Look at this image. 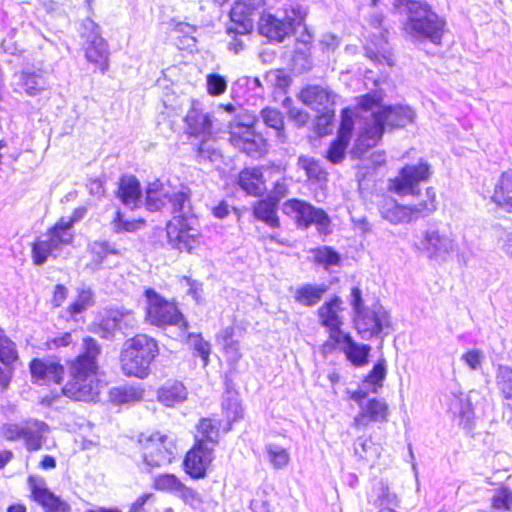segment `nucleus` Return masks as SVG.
I'll return each instance as SVG.
<instances>
[{"label":"nucleus","instance_id":"1","mask_svg":"<svg viewBox=\"0 0 512 512\" xmlns=\"http://www.w3.org/2000/svg\"><path fill=\"white\" fill-rule=\"evenodd\" d=\"M382 99V94L377 91L359 98V107L366 115L362 116L363 126L359 130L352 150L355 156H361L369 148L375 146L381 139L385 126L402 128L415 120L416 113L410 106H381Z\"/></svg>","mask_w":512,"mask_h":512},{"label":"nucleus","instance_id":"2","mask_svg":"<svg viewBox=\"0 0 512 512\" xmlns=\"http://www.w3.org/2000/svg\"><path fill=\"white\" fill-rule=\"evenodd\" d=\"M84 351L69 365V381L62 388L63 394L76 401H95L100 393L97 358L101 349L91 337L84 339Z\"/></svg>","mask_w":512,"mask_h":512},{"label":"nucleus","instance_id":"3","mask_svg":"<svg viewBox=\"0 0 512 512\" xmlns=\"http://www.w3.org/2000/svg\"><path fill=\"white\" fill-rule=\"evenodd\" d=\"M158 353L157 342L145 334H138L126 340L120 359L124 374L141 379L147 377L150 365Z\"/></svg>","mask_w":512,"mask_h":512},{"label":"nucleus","instance_id":"4","mask_svg":"<svg viewBox=\"0 0 512 512\" xmlns=\"http://www.w3.org/2000/svg\"><path fill=\"white\" fill-rule=\"evenodd\" d=\"M444 21L434 13L427 4L409 0L408 19L405 31L417 39H429L439 43L443 34Z\"/></svg>","mask_w":512,"mask_h":512},{"label":"nucleus","instance_id":"5","mask_svg":"<svg viewBox=\"0 0 512 512\" xmlns=\"http://www.w3.org/2000/svg\"><path fill=\"white\" fill-rule=\"evenodd\" d=\"M74 239V231L59 220L32 245V260L36 265L44 264L49 257L56 258L64 247Z\"/></svg>","mask_w":512,"mask_h":512},{"label":"nucleus","instance_id":"6","mask_svg":"<svg viewBox=\"0 0 512 512\" xmlns=\"http://www.w3.org/2000/svg\"><path fill=\"white\" fill-rule=\"evenodd\" d=\"M138 444L144 463L151 468L170 464L174 458L175 442L161 432L141 433Z\"/></svg>","mask_w":512,"mask_h":512},{"label":"nucleus","instance_id":"7","mask_svg":"<svg viewBox=\"0 0 512 512\" xmlns=\"http://www.w3.org/2000/svg\"><path fill=\"white\" fill-rule=\"evenodd\" d=\"M305 17L306 11L300 6L285 9L281 17L265 13L259 19L258 30L269 40L281 42L293 31L295 25L302 23Z\"/></svg>","mask_w":512,"mask_h":512},{"label":"nucleus","instance_id":"8","mask_svg":"<svg viewBox=\"0 0 512 512\" xmlns=\"http://www.w3.org/2000/svg\"><path fill=\"white\" fill-rule=\"evenodd\" d=\"M145 296L147 300L146 320L150 324L155 326L177 325L183 329L187 328L186 321L173 303L165 300L153 289H147Z\"/></svg>","mask_w":512,"mask_h":512},{"label":"nucleus","instance_id":"9","mask_svg":"<svg viewBox=\"0 0 512 512\" xmlns=\"http://www.w3.org/2000/svg\"><path fill=\"white\" fill-rule=\"evenodd\" d=\"M82 38L85 39L84 51L86 59L96 64L104 73L108 70L109 51L106 41L101 37L99 26L91 19L82 24Z\"/></svg>","mask_w":512,"mask_h":512},{"label":"nucleus","instance_id":"10","mask_svg":"<svg viewBox=\"0 0 512 512\" xmlns=\"http://www.w3.org/2000/svg\"><path fill=\"white\" fill-rule=\"evenodd\" d=\"M283 212L295 219L299 226L307 228L314 224L321 233L328 232L330 225L328 215L324 210L315 208L305 201L289 199L283 204Z\"/></svg>","mask_w":512,"mask_h":512},{"label":"nucleus","instance_id":"11","mask_svg":"<svg viewBox=\"0 0 512 512\" xmlns=\"http://www.w3.org/2000/svg\"><path fill=\"white\" fill-rule=\"evenodd\" d=\"M354 325L359 335L368 340L382 333L388 334L390 315L381 305H373L354 316Z\"/></svg>","mask_w":512,"mask_h":512},{"label":"nucleus","instance_id":"12","mask_svg":"<svg viewBox=\"0 0 512 512\" xmlns=\"http://www.w3.org/2000/svg\"><path fill=\"white\" fill-rule=\"evenodd\" d=\"M422 251L428 258L446 261L457 249L452 233L441 231L437 227H429L420 241Z\"/></svg>","mask_w":512,"mask_h":512},{"label":"nucleus","instance_id":"13","mask_svg":"<svg viewBox=\"0 0 512 512\" xmlns=\"http://www.w3.org/2000/svg\"><path fill=\"white\" fill-rule=\"evenodd\" d=\"M195 219H172L167 225L169 243L180 251L192 252L201 243V234L194 227Z\"/></svg>","mask_w":512,"mask_h":512},{"label":"nucleus","instance_id":"14","mask_svg":"<svg viewBox=\"0 0 512 512\" xmlns=\"http://www.w3.org/2000/svg\"><path fill=\"white\" fill-rule=\"evenodd\" d=\"M229 140L235 148L255 158L263 156L267 151L266 140L247 124H231Z\"/></svg>","mask_w":512,"mask_h":512},{"label":"nucleus","instance_id":"15","mask_svg":"<svg viewBox=\"0 0 512 512\" xmlns=\"http://www.w3.org/2000/svg\"><path fill=\"white\" fill-rule=\"evenodd\" d=\"M27 482L32 499L40 504L45 512H69V505L48 489L43 477L31 475Z\"/></svg>","mask_w":512,"mask_h":512},{"label":"nucleus","instance_id":"16","mask_svg":"<svg viewBox=\"0 0 512 512\" xmlns=\"http://www.w3.org/2000/svg\"><path fill=\"white\" fill-rule=\"evenodd\" d=\"M429 175L430 167L427 163L419 162L416 165H407L393 180L392 188L401 195L415 194L418 183L427 180Z\"/></svg>","mask_w":512,"mask_h":512},{"label":"nucleus","instance_id":"17","mask_svg":"<svg viewBox=\"0 0 512 512\" xmlns=\"http://www.w3.org/2000/svg\"><path fill=\"white\" fill-rule=\"evenodd\" d=\"M212 460L213 447L209 446L207 442L199 440L186 454L185 471L192 478H203Z\"/></svg>","mask_w":512,"mask_h":512},{"label":"nucleus","instance_id":"18","mask_svg":"<svg viewBox=\"0 0 512 512\" xmlns=\"http://www.w3.org/2000/svg\"><path fill=\"white\" fill-rule=\"evenodd\" d=\"M342 310V300L338 296L324 303L318 309L321 324L329 330L330 338L336 343H340L341 337L345 335L341 330L343 321L340 313Z\"/></svg>","mask_w":512,"mask_h":512},{"label":"nucleus","instance_id":"19","mask_svg":"<svg viewBox=\"0 0 512 512\" xmlns=\"http://www.w3.org/2000/svg\"><path fill=\"white\" fill-rule=\"evenodd\" d=\"M138 321L135 314L127 309H110L106 311L101 320L100 328L103 330V337H107L115 330L127 331L137 327Z\"/></svg>","mask_w":512,"mask_h":512},{"label":"nucleus","instance_id":"20","mask_svg":"<svg viewBox=\"0 0 512 512\" xmlns=\"http://www.w3.org/2000/svg\"><path fill=\"white\" fill-rule=\"evenodd\" d=\"M389 416V406L383 399L373 398L360 404V412L353 419L356 428L366 427L371 422H386Z\"/></svg>","mask_w":512,"mask_h":512},{"label":"nucleus","instance_id":"21","mask_svg":"<svg viewBox=\"0 0 512 512\" xmlns=\"http://www.w3.org/2000/svg\"><path fill=\"white\" fill-rule=\"evenodd\" d=\"M30 372L34 382L47 384L60 383L63 379V366L51 359H33L30 363Z\"/></svg>","mask_w":512,"mask_h":512},{"label":"nucleus","instance_id":"22","mask_svg":"<svg viewBox=\"0 0 512 512\" xmlns=\"http://www.w3.org/2000/svg\"><path fill=\"white\" fill-rule=\"evenodd\" d=\"M352 128V117L348 114V110H345L342 115L338 136L336 140L331 143L327 152V158L331 162L339 163L344 159L345 151L350 141Z\"/></svg>","mask_w":512,"mask_h":512},{"label":"nucleus","instance_id":"23","mask_svg":"<svg viewBox=\"0 0 512 512\" xmlns=\"http://www.w3.org/2000/svg\"><path fill=\"white\" fill-rule=\"evenodd\" d=\"M299 99L312 109L323 112L322 118L328 119L329 107L333 104L331 93L321 86H308L299 94Z\"/></svg>","mask_w":512,"mask_h":512},{"label":"nucleus","instance_id":"24","mask_svg":"<svg viewBox=\"0 0 512 512\" xmlns=\"http://www.w3.org/2000/svg\"><path fill=\"white\" fill-rule=\"evenodd\" d=\"M448 410L459 418V424L470 429L474 419V410L471 400L462 391L452 392L447 402Z\"/></svg>","mask_w":512,"mask_h":512},{"label":"nucleus","instance_id":"25","mask_svg":"<svg viewBox=\"0 0 512 512\" xmlns=\"http://www.w3.org/2000/svg\"><path fill=\"white\" fill-rule=\"evenodd\" d=\"M49 426L38 419H28L23 422V440L28 451H38L46 442Z\"/></svg>","mask_w":512,"mask_h":512},{"label":"nucleus","instance_id":"26","mask_svg":"<svg viewBox=\"0 0 512 512\" xmlns=\"http://www.w3.org/2000/svg\"><path fill=\"white\" fill-rule=\"evenodd\" d=\"M381 216L391 224L415 221L410 205H401L392 198L384 199L379 208Z\"/></svg>","mask_w":512,"mask_h":512},{"label":"nucleus","instance_id":"27","mask_svg":"<svg viewBox=\"0 0 512 512\" xmlns=\"http://www.w3.org/2000/svg\"><path fill=\"white\" fill-rule=\"evenodd\" d=\"M154 486L157 490L177 493L185 502L192 505L200 502L199 499H190L194 498L195 492L183 485L173 474H163L158 476L154 481Z\"/></svg>","mask_w":512,"mask_h":512},{"label":"nucleus","instance_id":"28","mask_svg":"<svg viewBox=\"0 0 512 512\" xmlns=\"http://www.w3.org/2000/svg\"><path fill=\"white\" fill-rule=\"evenodd\" d=\"M252 13L253 10L250 9L249 5L245 0L236 1L230 11V18L232 22H234L237 25V27H229L227 29L228 33H236L241 36L249 33L253 27L252 21L250 19V15Z\"/></svg>","mask_w":512,"mask_h":512},{"label":"nucleus","instance_id":"29","mask_svg":"<svg viewBox=\"0 0 512 512\" xmlns=\"http://www.w3.org/2000/svg\"><path fill=\"white\" fill-rule=\"evenodd\" d=\"M185 123L188 131L194 136H207L211 134L212 119L208 113H204L194 104L187 112Z\"/></svg>","mask_w":512,"mask_h":512},{"label":"nucleus","instance_id":"30","mask_svg":"<svg viewBox=\"0 0 512 512\" xmlns=\"http://www.w3.org/2000/svg\"><path fill=\"white\" fill-rule=\"evenodd\" d=\"M171 195L172 187L169 184L155 180L149 183L146 188V206L151 211L160 210L168 204Z\"/></svg>","mask_w":512,"mask_h":512},{"label":"nucleus","instance_id":"31","mask_svg":"<svg viewBox=\"0 0 512 512\" xmlns=\"http://www.w3.org/2000/svg\"><path fill=\"white\" fill-rule=\"evenodd\" d=\"M238 184L247 193L253 196L262 195L265 190V181L260 168H245L239 173Z\"/></svg>","mask_w":512,"mask_h":512},{"label":"nucleus","instance_id":"32","mask_svg":"<svg viewBox=\"0 0 512 512\" xmlns=\"http://www.w3.org/2000/svg\"><path fill=\"white\" fill-rule=\"evenodd\" d=\"M117 195L125 206L131 209L137 208L141 202L139 181L134 176H123L119 182Z\"/></svg>","mask_w":512,"mask_h":512},{"label":"nucleus","instance_id":"33","mask_svg":"<svg viewBox=\"0 0 512 512\" xmlns=\"http://www.w3.org/2000/svg\"><path fill=\"white\" fill-rule=\"evenodd\" d=\"M190 189L182 187L179 190L172 188L171 198L168 199V203L172 206L173 219H191L192 216L191 202H190Z\"/></svg>","mask_w":512,"mask_h":512},{"label":"nucleus","instance_id":"34","mask_svg":"<svg viewBox=\"0 0 512 512\" xmlns=\"http://www.w3.org/2000/svg\"><path fill=\"white\" fill-rule=\"evenodd\" d=\"M492 201L508 212H512V172L507 171L501 175L494 193Z\"/></svg>","mask_w":512,"mask_h":512},{"label":"nucleus","instance_id":"35","mask_svg":"<svg viewBox=\"0 0 512 512\" xmlns=\"http://www.w3.org/2000/svg\"><path fill=\"white\" fill-rule=\"evenodd\" d=\"M343 351L347 357L355 366H362L367 363V357L371 350V347L366 344L356 343L349 334H345L341 337Z\"/></svg>","mask_w":512,"mask_h":512},{"label":"nucleus","instance_id":"36","mask_svg":"<svg viewBox=\"0 0 512 512\" xmlns=\"http://www.w3.org/2000/svg\"><path fill=\"white\" fill-rule=\"evenodd\" d=\"M187 389L181 382H172L164 385L158 390L159 402L167 407H173L187 399Z\"/></svg>","mask_w":512,"mask_h":512},{"label":"nucleus","instance_id":"37","mask_svg":"<svg viewBox=\"0 0 512 512\" xmlns=\"http://www.w3.org/2000/svg\"><path fill=\"white\" fill-rule=\"evenodd\" d=\"M18 85L29 95L35 96L46 88L47 82L42 71H22L17 75Z\"/></svg>","mask_w":512,"mask_h":512},{"label":"nucleus","instance_id":"38","mask_svg":"<svg viewBox=\"0 0 512 512\" xmlns=\"http://www.w3.org/2000/svg\"><path fill=\"white\" fill-rule=\"evenodd\" d=\"M327 289L328 286L325 284H305L296 288L294 299L301 305L314 306L322 299Z\"/></svg>","mask_w":512,"mask_h":512},{"label":"nucleus","instance_id":"39","mask_svg":"<svg viewBox=\"0 0 512 512\" xmlns=\"http://www.w3.org/2000/svg\"><path fill=\"white\" fill-rule=\"evenodd\" d=\"M370 502L378 509L382 507H398V496L391 491L388 483L379 481L373 488Z\"/></svg>","mask_w":512,"mask_h":512},{"label":"nucleus","instance_id":"40","mask_svg":"<svg viewBox=\"0 0 512 512\" xmlns=\"http://www.w3.org/2000/svg\"><path fill=\"white\" fill-rule=\"evenodd\" d=\"M366 55L372 61L393 65L390 49L387 40L381 35L376 40H371L365 47Z\"/></svg>","mask_w":512,"mask_h":512},{"label":"nucleus","instance_id":"41","mask_svg":"<svg viewBox=\"0 0 512 512\" xmlns=\"http://www.w3.org/2000/svg\"><path fill=\"white\" fill-rule=\"evenodd\" d=\"M277 203L271 199L260 200L254 206V215L257 219L265 222L270 227H278L280 225L277 216Z\"/></svg>","mask_w":512,"mask_h":512},{"label":"nucleus","instance_id":"42","mask_svg":"<svg viewBox=\"0 0 512 512\" xmlns=\"http://www.w3.org/2000/svg\"><path fill=\"white\" fill-rule=\"evenodd\" d=\"M495 381L503 397L511 401L507 406L512 413V367L503 364L498 365Z\"/></svg>","mask_w":512,"mask_h":512},{"label":"nucleus","instance_id":"43","mask_svg":"<svg viewBox=\"0 0 512 512\" xmlns=\"http://www.w3.org/2000/svg\"><path fill=\"white\" fill-rule=\"evenodd\" d=\"M414 219L427 217L434 213L437 209L436 192L433 187H428L425 191L424 198L414 205H410Z\"/></svg>","mask_w":512,"mask_h":512},{"label":"nucleus","instance_id":"44","mask_svg":"<svg viewBox=\"0 0 512 512\" xmlns=\"http://www.w3.org/2000/svg\"><path fill=\"white\" fill-rule=\"evenodd\" d=\"M263 123L276 131V136L285 141L284 118L282 113L274 108L266 107L260 113Z\"/></svg>","mask_w":512,"mask_h":512},{"label":"nucleus","instance_id":"45","mask_svg":"<svg viewBox=\"0 0 512 512\" xmlns=\"http://www.w3.org/2000/svg\"><path fill=\"white\" fill-rule=\"evenodd\" d=\"M354 452L360 459L374 461L380 455V448L371 438L359 437L354 443Z\"/></svg>","mask_w":512,"mask_h":512},{"label":"nucleus","instance_id":"46","mask_svg":"<svg viewBox=\"0 0 512 512\" xmlns=\"http://www.w3.org/2000/svg\"><path fill=\"white\" fill-rule=\"evenodd\" d=\"M491 509L496 511H512V489L506 485H501L494 490L491 497Z\"/></svg>","mask_w":512,"mask_h":512},{"label":"nucleus","instance_id":"47","mask_svg":"<svg viewBox=\"0 0 512 512\" xmlns=\"http://www.w3.org/2000/svg\"><path fill=\"white\" fill-rule=\"evenodd\" d=\"M110 396L116 404H129L142 400L143 391L135 387H119L112 389Z\"/></svg>","mask_w":512,"mask_h":512},{"label":"nucleus","instance_id":"48","mask_svg":"<svg viewBox=\"0 0 512 512\" xmlns=\"http://www.w3.org/2000/svg\"><path fill=\"white\" fill-rule=\"evenodd\" d=\"M267 458L270 464L275 469H282L286 467L290 461L289 452L277 444H267L265 447Z\"/></svg>","mask_w":512,"mask_h":512},{"label":"nucleus","instance_id":"49","mask_svg":"<svg viewBox=\"0 0 512 512\" xmlns=\"http://www.w3.org/2000/svg\"><path fill=\"white\" fill-rule=\"evenodd\" d=\"M220 423L211 418H203L197 425V431L207 444L215 445L218 441Z\"/></svg>","mask_w":512,"mask_h":512},{"label":"nucleus","instance_id":"50","mask_svg":"<svg viewBox=\"0 0 512 512\" xmlns=\"http://www.w3.org/2000/svg\"><path fill=\"white\" fill-rule=\"evenodd\" d=\"M387 369L385 360H379L369 372V374L365 377L363 381V386H371L372 392H377L379 388L383 386V381L386 377Z\"/></svg>","mask_w":512,"mask_h":512},{"label":"nucleus","instance_id":"51","mask_svg":"<svg viewBox=\"0 0 512 512\" xmlns=\"http://www.w3.org/2000/svg\"><path fill=\"white\" fill-rule=\"evenodd\" d=\"M187 343L194 350L195 354L202 358L203 366H207L211 353L209 342L205 341L200 334L190 333L187 338Z\"/></svg>","mask_w":512,"mask_h":512},{"label":"nucleus","instance_id":"52","mask_svg":"<svg viewBox=\"0 0 512 512\" xmlns=\"http://www.w3.org/2000/svg\"><path fill=\"white\" fill-rule=\"evenodd\" d=\"M18 359L15 343L4 332H0V361L9 366Z\"/></svg>","mask_w":512,"mask_h":512},{"label":"nucleus","instance_id":"53","mask_svg":"<svg viewBox=\"0 0 512 512\" xmlns=\"http://www.w3.org/2000/svg\"><path fill=\"white\" fill-rule=\"evenodd\" d=\"M143 223L144 221L142 219L131 221L124 219V216L120 211L115 213V217L111 222L113 231L116 233L134 232L138 230Z\"/></svg>","mask_w":512,"mask_h":512},{"label":"nucleus","instance_id":"54","mask_svg":"<svg viewBox=\"0 0 512 512\" xmlns=\"http://www.w3.org/2000/svg\"><path fill=\"white\" fill-rule=\"evenodd\" d=\"M298 165L303 169L308 178L321 179L324 177V171L320 164L313 158L307 156H300L298 158Z\"/></svg>","mask_w":512,"mask_h":512},{"label":"nucleus","instance_id":"55","mask_svg":"<svg viewBox=\"0 0 512 512\" xmlns=\"http://www.w3.org/2000/svg\"><path fill=\"white\" fill-rule=\"evenodd\" d=\"M89 248L94 259L98 263H101L109 254L119 253L115 246L107 241H95L89 246Z\"/></svg>","mask_w":512,"mask_h":512},{"label":"nucleus","instance_id":"56","mask_svg":"<svg viewBox=\"0 0 512 512\" xmlns=\"http://www.w3.org/2000/svg\"><path fill=\"white\" fill-rule=\"evenodd\" d=\"M222 406L229 422L237 421L243 417V408L237 397L225 399Z\"/></svg>","mask_w":512,"mask_h":512},{"label":"nucleus","instance_id":"57","mask_svg":"<svg viewBox=\"0 0 512 512\" xmlns=\"http://www.w3.org/2000/svg\"><path fill=\"white\" fill-rule=\"evenodd\" d=\"M207 92L210 95H222L227 88V80L218 74H209L206 79Z\"/></svg>","mask_w":512,"mask_h":512},{"label":"nucleus","instance_id":"58","mask_svg":"<svg viewBox=\"0 0 512 512\" xmlns=\"http://www.w3.org/2000/svg\"><path fill=\"white\" fill-rule=\"evenodd\" d=\"M484 353L478 349H471L462 354L461 360L473 371L480 370L484 361Z\"/></svg>","mask_w":512,"mask_h":512},{"label":"nucleus","instance_id":"59","mask_svg":"<svg viewBox=\"0 0 512 512\" xmlns=\"http://www.w3.org/2000/svg\"><path fill=\"white\" fill-rule=\"evenodd\" d=\"M92 291L90 289H82L77 299L70 305L69 310L72 314L80 313L92 303Z\"/></svg>","mask_w":512,"mask_h":512},{"label":"nucleus","instance_id":"60","mask_svg":"<svg viewBox=\"0 0 512 512\" xmlns=\"http://www.w3.org/2000/svg\"><path fill=\"white\" fill-rule=\"evenodd\" d=\"M0 433L8 441L23 439V422L4 424L0 428Z\"/></svg>","mask_w":512,"mask_h":512},{"label":"nucleus","instance_id":"61","mask_svg":"<svg viewBox=\"0 0 512 512\" xmlns=\"http://www.w3.org/2000/svg\"><path fill=\"white\" fill-rule=\"evenodd\" d=\"M339 255L329 247H323L315 252V260L326 266L336 265L339 262Z\"/></svg>","mask_w":512,"mask_h":512},{"label":"nucleus","instance_id":"62","mask_svg":"<svg viewBox=\"0 0 512 512\" xmlns=\"http://www.w3.org/2000/svg\"><path fill=\"white\" fill-rule=\"evenodd\" d=\"M222 348L227 356L229 363L231 365H237L242 358L239 341L228 343L226 346H223Z\"/></svg>","mask_w":512,"mask_h":512},{"label":"nucleus","instance_id":"63","mask_svg":"<svg viewBox=\"0 0 512 512\" xmlns=\"http://www.w3.org/2000/svg\"><path fill=\"white\" fill-rule=\"evenodd\" d=\"M73 343V337L71 333L66 332L61 335L55 336L54 338H51L47 340L46 347L47 349H57L60 347H66Z\"/></svg>","mask_w":512,"mask_h":512},{"label":"nucleus","instance_id":"64","mask_svg":"<svg viewBox=\"0 0 512 512\" xmlns=\"http://www.w3.org/2000/svg\"><path fill=\"white\" fill-rule=\"evenodd\" d=\"M253 512H271V503L266 495H258L250 503Z\"/></svg>","mask_w":512,"mask_h":512}]
</instances>
